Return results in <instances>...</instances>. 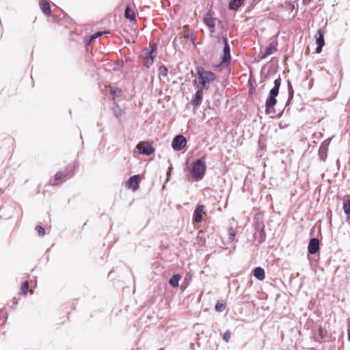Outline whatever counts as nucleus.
<instances>
[{"mask_svg":"<svg viewBox=\"0 0 350 350\" xmlns=\"http://www.w3.org/2000/svg\"><path fill=\"white\" fill-rule=\"evenodd\" d=\"M280 84L281 79L280 77L274 80V86L271 89L269 96L265 103L266 113L267 114L273 112V107L277 103L275 97L278 95Z\"/></svg>","mask_w":350,"mask_h":350,"instance_id":"1","label":"nucleus"},{"mask_svg":"<svg viewBox=\"0 0 350 350\" xmlns=\"http://www.w3.org/2000/svg\"><path fill=\"white\" fill-rule=\"evenodd\" d=\"M223 44L222 54L220 57L221 62L219 64L215 66V68L219 70L228 68L231 61L230 47L226 38H223Z\"/></svg>","mask_w":350,"mask_h":350,"instance_id":"2","label":"nucleus"},{"mask_svg":"<svg viewBox=\"0 0 350 350\" xmlns=\"http://www.w3.org/2000/svg\"><path fill=\"white\" fill-rule=\"evenodd\" d=\"M197 74L202 87L200 88L207 89L210 83L215 79V74L211 71L206 70L202 67H198Z\"/></svg>","mask_w":350,"mask_h":350,"instance_id":"3","label":"nucleus"},{"mask_svg":"<svg viewBox=\"0 0 350 350\" xmlns=\"http://www.w3.org/2000/svg\"><path fill=\"white\" fill-rule=\"evenodd\" d=\"M206 171L205 157H203L198 160L193 164L191 175L196 179H201L204 175Z\"/></svg>","mask_w":350,"mask_h":350,"instance_id":"4","label":"nucleus"},{"mask_svg":"<svg viewBox=\"0 0 350 350\" xmlns=\"http://www.w3.org/2000/svg\"><path fill=\"white\" fill-rule=\"evenodd\" d=\"M217 21H219V20L214 17L213 14L211 12H207L203 16V22L208 27L211 34H213L215 31V25Z\"/></svg>","mask_w":350,"mask_h":350,"instance_id":"5","label":"nucleus"},{"mask_svg":"<svg viewBox=\"0 0 350 350\" xmlns=\"http://www.w3.org/2000/svg\"><path fill=\"white\" fill-rule=\"evenodd\" d=\"M138 151L142 154L150 155L154 152V148L148 142H142L137 146Z\"/></svg>","mask_w":350,"mask_h":350,"instance_id":"6","label":"nucleus"},{"mask_svg":"<svg viewBox=\"0 0 350 350\" xmlns=\"http://www.w3.org/2000/svg\"><path fill=\"white\" fill-rule=\"evenodd\" d=\"M186 138L182 135L176 136L172 142V148L176 151L182 150L186 146Z\"/></svg>","mask_w":350,"mask_h":350,"instance_id":"7","label":"nucleus"},{"mask_svg":"<svg viewBox=\"0 0 350 350\" xmlns=\"http://www.w3.org/2000/svg\"><path fill=\"white\" fill-rule=\"evenodd\" d=\"M204 206L203 205H198L193 213V219L196 223H200L202 220V217L205 214V212L204 211Z\"/></svg>","mask_w":350,"mask_h":350,"instance_id":"8","label":"nucleus"},{"mask_svg":"<svg viewBox=\"0 0 350 350\" xmlns=\"http://www.w3.org/2000/svg\"><path fill=\"white\" fill-rule=\"evenodd\" d=\"M139 177L137 175L132 176L126 182V187L129 189H132L133 191H135L139 184Z\"/></svg>","mask_w":350,"mask_h":350,"instance_id":"9","label":"nucleus"},{"mask_svg":"<svg viewBox=\"0 0 350 350\" xmlns=\"http://www.w3.org/2000/svg\"><path fill=\"white\" fill-rule=\"evenodd\" d=\"M315 38H316V43L317 44V47L316 49V53H320L322 51L323 46L325 44L323 34L320 29H319L317 31Z\"/></svg>","mask_w":350,"mask_h":350,"instance_id":"10","label":"nucleus"},{"mask_svg":"<svg viewBox=\"0 0 350 350\" xmlns=\"http://www.w3.org/2000/svg\"><path fill=\"white\" fill-rule=\"evenodd\" d=\"M319 250V241L317 238H312L310 239L308 250L310 254H316Z\"/></svg>","mask_w":350,"mask_h":350,"instance_id":"11","label":"nucleus"},{"mask_svg":"<svg viewBox=\"0 0 350 350\" xmlns=\"http://www.w3.org/2000/svg\"><path fill=\"white\" fill-rule=\"evenodd\" d=\"M202 97H203V92H202V88H200L198 89L196 94H195V96L193 97V98L191 100V103L194 106V107H198L200 105L201 102H202Z\"/></svg>","mask_w":350,"mask_h":350,"instance_id":"12","label":"nucleus"},{"mask_svg":"<svg viewBox=\"0 0 350 350\" xmlns=\"http://www.w3.org/2000/svg\"><path fill=\"white\" fill-rule=\"evenodd\" d=\"M153 53L154 49H152L144 59V65L147 68L150 67L154 62V56L153 55Z\"/></svg>","mask_w":350,"mask_h":350,"instance_id":"13","label":"nucleus"},{"mask_svg":"<svg viewBox=\"0 0 350 350\" xmlns=\"http://www.w3.org/2000/svg\"><path fill=\"white\" fill-rule=\"evenodd\" d=\"M276 50V44L274 42L269 44V45L266 47L265 53L261 56V59L266 58L267 56L271 55Z\"/></svg>","mask_w":350,"mask_h":350,"instance_id":"14","label":"nucleus"},{"mask_svg":"<svg viewBox=\"0 0 350 350\" xmlns=\"http://www.w3.org/2000/svg\"><path fill=\"white\" fill-rule=\"evenodd\" d=\"M40 8L42 12L47 16L51 14V8L49 3L46 0H42L40 3Z\"/></svg>","mask_w":350,"mask_h":350,"instance_id":"15","label":"nucleus"},{"mask_svg":"<svg viewBox=\"0 0 350 350\" xmlns=\"http://www.w3.org/2000/svg\"><path fill=\"white\" fill-rule=\"evenodd\" d=\"M254 275L259 280H263L265 278V271L261 267H256L254 270Z\"/></svg>","mask_w":350,"mask_h":350,"instance_id":"16","label":"nucleus"},{"mask_svg":"<svg viewBox=\"0 0 350 350\" xmlns=\"http://www.w3.org/2000/svg\"><path fill=\"white\" fill-rule=\"evenodd\" d=\"M243 0H230L229 3L230 10H237L242 5Z\"/></svg>","mask_w":350,"mask_h":350,"instance_id":"17","label":"nucleus"},{"mask_svg":"<svg viewBox=\"0 0 350 350\" xmlns=\"http://www.w3.org/2000/svg\"><path fill=\"white\" fill-rule=\"evenodd\" d=\"M343 210L348 219H350V198L343 202Z\"/></svg>","mask_w":350,"mask_h":350,"instance_id":"18","label":"nucleus"},{"mask_svg":"<svg viewBox=\"0 0 350 350\" xmlns=\"http://www.w3.org/2000/svg\"><path fill=\"white\" fill-rule=\"evenodd\" d=\"M181 278V276L178 274L174 275L170 280V284L172 287H178L179 285V280Z\"/></svg>","mask_w":350,"mask_h":350,"instance_id":"19","label":"nucleus"},{"mask_svg":"<svg viewBox=\"0 0 350 350\" xmlns=\"http://www.w3.org/2000/svg\"><path fill=\"white\" fill-rule=\"evenodd\" d=\"M124 15L126 18L129 19L131 21H135V12L131 10L129 6H127L125 10Z\"/></svg>","mask_w":350,"mask_h":350,"instance_id":"20","label":"nucleus"},{"mask_svg":"<svg viewBox=\"0 0 350 350\" xmlns=\"http://www.w3.org/2000/svg\"><path fill=\"white\" fill-rule=\"evenodd\" d=\"M159 76L166 77L167 75V68L165 66H161L159 68Z\"/></svg>","mask_w":350,"mask_h":350,"instance_id":"21","label":"nucleus"},{"mask_svg":"<svg viewBox=\"0 0 350 350\" xmlns=\"http://www.w3.org/2000/svg\"><path fill=\"white\" fill-rule=\"evenodd\" d=\"M111 94L115 97H119L122 94V90L120 89H113L110 90Z\"/></svg>","mask_w":350,"mask_h":350,"instance_id":"22","label":"nucleus"},{"mask_svg":"<svg viewBox=\"0 0 350 350\" xmlns=\"http://www.w3.org/2000/svg\"><path fill=\"white\" fill-rule=\"evenodd\" d=\"M29 288V284L27 281L24 282L21 285V291L24 295H26Z\"/></svg>","mask_w":350,"mask_h":350,"instance_id":"23","label":"nucleus"},{"mask_svg":"<svg viewBox=\"0 0 350 350\" xmlns=\"http://www.w3.org/2000/svg\"><path fill=\"white\" fill-rule=\"evenodd\" d=\"M106 33V32H97L95 34L92 35L88 40V43L91 42L92 41L94 40L99 36H102L103 34Z\"/></svg>","mask_w":350,"mask_h":350,"instance_id":"24","label":"nucleus"},{"mask_svg":"<svg viewBox=\"0 0 350 350\" xmlns=\"http://www.w3.org/2000/svg\"><path fill=\"white\" fill-rule=\"evenodd\" d=\"M224 305L221 302L217 301L215 305L216 311L221 312L224 310Z\"/></svg>","mask_w":350,"mask_h":350,"instance_id":"25","label":"nucleus"},{"mask_svg":"<svg viewBox=\"0 0 350 350\" xmlns=\"http://www.w3.org/2000/svg\"><path fill=\"white\" fill-rule=\"evenodd\" d=\"M230 336H231V334L229 331H226L224 334H223V339L226 342H228L230 338Z\"/></svg>","mask_w":350,"mask_h":350,"instance_id":"26","label":"nucleus"},{"mask_svg":"<svg viewBox=\"0 0 350 350\" xmlns=\"http://www.w3.org/2000/svg\"><path fill=\"white\" fill-rule=\"evenodd\" d=\"M36 230H37L38 233L39 235H40V236L44 235L45 230H44V229L42 226H38L36 227Z\"/></svg>","mask_w":350,"mask_h":350,"instance_id":"27","label":"nucleus"},{"mask_svg":"<svg viewBox=\"0 0 350 350\" xmlns=\"http://www.w3.org/2000/svg\"><path fill=\"white\" fill-rule=\"evenodd\" d=\"M228 235H229V239L232 241L235 237V233H234V230H232V228H230L228 230Z\"/></svg>","mask_w":350,"mask_h":350,"instance_id":"28","label":"nucleus"},{"mask_svg":"<svg viewBox=\"0 0 350 350\" xmlns=\"http://www.w3.org/2000/svg\"><path fill=\"white\" fill-rule=\"evenodd\" d=\"M63 176H64V174H63L62 172H57V173L55 175V177H54L55 180H60Z\"/></svg>","mask_w":350,"mask_h":350,"instance_id":"29","label":"nucleus"},{"mask_svg":"<svg viewBox=\"0 0 350 350\" xmlns=\"http://www.w3.org/2000/svg\"><path fill=\"white\" fill-rule=\"evenodd\" d=\"M319 329V336H320L321 338V339L324 338L325 336H324V334H323V327H322V326H321V325H320V326L319 327V329Z\"/></svg>","mask_w":350,"mask_h":350,"instance_id":"30","label":"nucleus"},{"mask_svg":"<svg viewBox=\"0 0 350 350\" xmlns=\"http://www.w3.org/2000/svg\"><path fill=\"white\" fill-rule=\"evenodd\" d=\"M319 155L321 158L322 160L325 161V157H324V154H323V149L322 148H320L319 150Z\"/></svg>","mask_w":350,"mask_h":350,"instance_id":"31","label":"nucleus"},{"mask_svg":"<svg viewBox=\"0 0 350 350\" xmlns=\"http://www.w3.org/2000/svg\"><path fill=\"white\" fill-rule=\"evenodd\" d=\"M289 89V97H293V88L290 84H288Z\"/></svg>","mask_w":350,"mask_h":350,"instance_id":"32","label":"nucleus"},{"mask_svg":"<svg viewBox=\"0 0 350 350\" xmlns=\"http://www.w3.org/2000/svg\"><path fill=\"white\" fill-rule=\"evenodd\" d=\"M172 166H170L169 168H168V171H167V175L169 176L170 173V171L172 170Z\"/></svg>","mask_w":350,"mask_h":350,"instance_id":"33","label":"nucleus"},{"mask_svg":"<svg viewBox=\"0 0 350 350\" xmlns=\"http://www.w3.org/2000/svg\"><path fill=\"white\" fill-rule=\"evenodd\" d=\"M348 340L350 342V329L348 332Z\"/></svg>","mask_w":350,"mask_h":350,"instance_id":"34","label":"nucleus"},{"mask_svg":"<svg viewBox=\"0 0 350 350\" xmlns=\"http://www.w3.org/2000/svg\"><path fill=\"white\" fill-rule=\"evenodd\" d=\"M304 3H308L311 1V0H304Z\"/></svg>","mask_w":350,"mask_h":350,"instance_id":"35","label":"nucleus"},{"mask_svg":"<svg viewBox=\"0 0 350 350\" xmlns=\"http://www.w3.org/2000/svg\"><path fill=\"white\" fill-rule=\"evenodd\" d=\"M188 275H189L188 279H189V280H191V275H189V274L188 273Z\"/></svg>","mask_w":350,"mask_h":350,"instance_id":"36","label":"nucleus"},{"mask_svg":"<svg viewBox=\"0 0 350 350\" xmlns=\"http://www.w3.org/2000/svg\"><path fill=\"white\" fill-rule=\"evenodd\" d=\"M185 37L188 38V37H189V35L185 34Z\"/></svg>","mask_w":350,"mask_h":350,"instance_id":"37","label":"nucleus"},{"mask_svg":"<svg viewBox=\"0 0 350 350\" xmlns=\"http://www.w3.org/2000/svg\"><path fill=\"white\" fill-rule=\"evenodd\" d=\"M185 37L188 38V37H189V35L185 34Z\"/></svg>","mask_w":350,"mask_h":350,"instance_id":"38","label":"nucleus"}]
</instances>
